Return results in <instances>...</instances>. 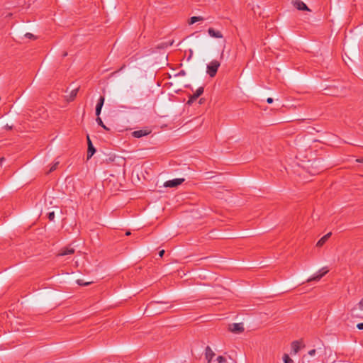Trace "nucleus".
<instances>
[{
	"mask_svg": "<svg viewBox=\"0 0 363 363\" xmlns=\"http://www.w3.org/2000/svg\"><path fill=\"white\" fill-rule=\"evenodd\" d=\"M220 65V63L216 60H212L206 67V72L211 77H213L216 76L218 69Z\"/></svg>",
	"mask_w": 363,
	"mask_h": 363,
	"instance_id": "f257e3e1",
	"label": "nucleus"
},
{
	"mask_svg": "<svg viewBox=\"0 0 363 363\" xmlns=\"http://www.w3.org/2000/svg\"><path fill=\"white\" fill-rule=\"evenodd\" d=\"M328 272L327 267H323L318 271V272L307 279V282H311L313 281H319L324 275Z\"/></svg>",
	"mask_w": 363,
	"mask_h": 363,
	"instance_id": "f03ea898",
	"label": "nucleus"
},
{
	"mask_svg": "<svg viewBox=\"0 0 363 363\" xmlns=\"http://www.w3.org/2000/svg\"><path fill=\"white\" fill-rule=\"evenodd\" d=\"M328 272L327 267H323L318 271V272L307 279V282H311L313 281H319L324 275Z\"/></svg>",
	"mask_w": 363,
	"mask_h": 363,
	"instance_id": "7ed1b4c3",
	"label": "nucleus"
},
{
	"mask_svg": "<svg viewBox=\"0 0 363 363\" xmlns=\"http://www.w3.org/2000/svg\"><path fill=\"white\" fill-rule=\"evenodd\" d=\"M184 182V178L174 179L172 180L167 181L164 184V186L165 187H175V186H177L182 184Z\"/></svg>",
	"mask_w": 363,
	"mask_h": 363,
	"instance_id": "20e7f679",
	"label": "nucleus"
},
{
	"mask_svg": "<svg viewBox=\"0 0 363 363\" xmlns=\"http://www.w3.org/2000/svg\"><path fill=\"white\" fill-rule=\"evenodd\" d=\"M229 330L233 333H240L244 331L243 323H233L229 325Z\"/></svg>",
	"mask_w": 363,
	"mask_h": 363,
	"instance_id": "39448f33",
	"label": "nucleus"
},
{
	"mask_svg": "<svg viewBox=\"0 0 363 363\" xmlns=\"http://www.w3.org/2000/svg\"><path fill=\"white\" fill-rule=\"evenodd\" d=\"M291 347L292 352H294V354H296L299 352V350H301V347H304L305 345H303V340H299L293 341L291 344Z\"/></svg>",
	"mask_w": 363,
	"mask_h": 363,
	"instance_id": "423d86ee",
	"label": "nucleus"
},
{
	"mask_svg": "<svg viewBox=\"0 0 363 363\" xmlns=\"http://www.w3.org/2000/svg\"><path fill=\"white\" fill-rule=\"evenodd\" d=\"M293 5L296 9L299 11H311L310 9L307 6V5L301 0H294Z\"/></svg>",
	"mask_w": 363,
	"mask_h": 363,
	"instance_id": "0eeeda50",
	"label": "nucleus"
},
{
	"mask_svg": "<svg viewBox=\"0 0 363 363\" xmlns=\"http://www.w3.org/2000/svg\"><path fill=\"white\" fill-rule=\"evenodd\" d=\"M204 91V88L203 86L199 87L196 92L189 97L187 104H191L194 101H196L203 93Z\"/></svg>",
	"mask_w": 363,
	"mask_h": 363,
	"instance_id": "6e6552de",
	"label": "nucleus"
},
{
	"mask_svg": "<svg viewBox=\"0 0 363 363\" xmlns=\"http://www.w3.org/2000/svg\"><path fill=\"white\" fill-rule=\"evenodd\" d=\"M151 133L150 130H135L132 133V135L134 137V138H140L143 136H146L147 135H149L150 133Z\"/></svg>",
	"mask_w": 363,
	"mask_h": 363,
	"instance_id": "1a4fd4ad",
	"label": "nucleus"
},
{
	"mask_svg": "<svg viewBox=\"0 0 363 363\" xmlns=\"http://www.w3.org/2000/svg\"><path fill=\"white\" fill-rule=\"evenodd\" d=\"M214 356V352L211 350V348L209 346H207L205 350V357L207 360V363H211Z\"/></svg>",
	"mask_w": 363,
	"mask_h": 363,
	"instance_id": "9d476101",
	"label": "nucleus"
},
{
	"mask_svg": "<svg viewBox=\"0 0 363 363\" xmlns=\"http://www.w3.org/2000/svg\"><path fill=\"white\" fill-rule=\"evenodd\" d=\"M104 101H105L104 96H100V98L97 102V104L96 106V115L97 116V117H99V115L101 114V108L104 104Z\"/></svg>",
	"mask_w": 363,
	"mask_h": 363,
	"instance_id": "9b49d317",
	"label": "nucleus"
},
{
	"mask_svg": "<svg viewBox=\"0 0 363 363\" xmlns=\"http://www.w3.org/2000/svg\"><path fill=\"white\" fill-rule=\"evenodd\" d=\"M208 33L212 38H222L223 37L220 31L216 30L213 28H209L208 29Z\"/></svg>",
	"mask_w": 363,
	"mask_h": 363,
	"instance_id": "f8f14e48",
	"label": "nucleus"
},
{
	"mask_svg": "<svg viewBox=\"0 0 363 363\" xmlns=\"http://www.w3.org/2000/svg\"><path fill=\"white\" fill-rule=\"evenodd\" d=\"M74 253V249L72 247H65L62 248L59 252V256H65L67 255H72Z\"/></svg>",
	"mask_w": 363,
	"mask_h": 363,
	"instance_id": "ddd939ff",
	"label": "nucleus"
},
{
	"mask_svg": "<svg viewBox=\"0 0 363 363\" xmlns=\"http://www.w3.org/2000/svg\"><path fill=\"white\" fill-rule=\"evenodd\" d=\"M331 233H328L326 235H325L323 237H322L317 242L316 246L317 247H322L325 242L328 240V238L331 235Z\"/></svg>",
	"mask_w": 363,
	"mask_h": 363,
	"instance_id": "4468645a",
	"label": "nucleus"
},
{
	"mask_svg": "<svg viewBox=\"0 0 363 363\" xmlns=\"http://www.w3.org/2000/svg\"><path fill=\"white\" fill-rule=\"evenodd\" d=\"M95 152H96L95 147H94L93 144H90L88 146V150H87V160H89Z\"/></svg>",
	"mask_w": 363,
	"mask_h": 363,
	"instance_id": "2eb2a0df",
	"label": "nucleus"
},
{
	"mask_svg": "<svg viewBox=\"0 0 363 363\" xmlns=\"http://www.w3.org/2000/svg\"><path fill=\"white\" fill-rule=\"evenodd\" d=\"M203 18L202 16H193L190 18L189 23L190 25L195 23L196 22L203 21Z\"/></svg>",
	"mask_w": 363,
	"mask_h": 363,
	"instance_id": "dca6fc26",
	"label": "nucleus"
},
{
	"mask_svg": "<svg viewBox=\"0 0 363 363\" xmlns=\"http://www.w3.org/2000/svg\"><path fill=\"white\" fill-rule=\"evenodd\" d=\"M78 92V89H74L71 91L70 94L69 96V99L72 101L77 96Z\"/></svg>",
	"mask_w": 363,
	"mask_h": 363,
	"instance_id": "f3484780",
	"label": "nucleus"
},
{
	"mask_svg": "<svg viewBox=\"0 0 363 363\" xmlns=\"http://www.w3.org/2000/svg\"><path fill=\"white\" fill-rule=\"evenodd\" d=\"M93 281H84L83 279H77V283L79 286H88L91 284Z\"/></svg>",
	"mask_w": 363,
	"mask_h": 363,
	"instance_id": "a211bd4d",
	"label": "nucleus"
},
{
	"mask_svg": "<svg viewBox=\"0 0 363 363\" xmlns=\"http://www.w3.org/2000/svg\"><path fill=\"white\" fill-rule=\"evenodd\" d=\"M96 122L97 123L101 126L104 129L106 130H108L109 129L104 125V123H103L101 118L99 116L96 118Z\"/></svg>",
	"mask_w": 363,
	"mask_h": 363,
	"instance_id": "6ab92c4d",
	"label": "nucleus"
},
{
	"mask_svg": "<svg viewBox=\"0 0 363 363\" xmlns=\"http://www.w3.org/2000/svg\"><path fill=\"white\" fill-rule=\"evenodd\" d=\"M284 363H294L293 360L289 357L287 354H284L283 357Z\"/></svg>",
	"mask_w": 363,
	"mask_h": 363,
	"instance_id": "aec40b11",
	"label": "nucleus"
},
{
	"mask_svg": "<svg viewBox=\"0 0 363 363\" xmlns=\"http://www.w3.org/2000/svg\"><path fill=\"white\" fill-rule=\"evenodd\" d=\"M216 361L218 363H227L226 359L223 356H218Z\"/></svg>",
	"mask_w": 363,
	"mask_h": 363,
	"instance_id": "412c9836",
	"label": "nucleus"
},
{
	"mask_svg": "<svg viewBox=\"0 0 363 363\" xmlns=\"http://www.w3.org/2000/svg\"><path fill=\"white\" fill-rule=\"evenodd\" d=\"M48 218L50 220H53L55 218V212L54 211L49 212L48 214Z\"/></svg>",
	"mask_w": 363,
	"mask_h": 363,
	"instance_id": "4be33fe9",
	"label": "nucleus"
},
{
	"mask_svg": "<svg viewBox=\"0 0 363 363\" xmlns=\"http://www.w3.org/2000/svg\"><path fill=\"white\" fill-rule=\"evenodd\" d=\"M58 164H59V162H56L55 164H53L52 166L50 167L48 172H52L54 170H55Z\"/></svg>",
	"mask_w": 363,
	"mask_h": 363,
	"instance_id": "5701e85b",
	"label": "nucleus"
},
{
	"mask_svg": "<svg viewBox=\"0 0 363 363\" xmlns=\"http://www.w3.org/2000/svg\"><path fill=\"white\" fill-rule=\"evenodd\" d=\"M25 37L28 39H35V37L34 36V35L30 33H26L25 34Z\"/></svg>",
	"mask_w": 363,
	"mask_h": 363,
	"instance_id": "b1692460",
	"label": "nucleus"
},
{
	"mask_svg": "<svg viewBox=\"0 0 363 363\" xmlns=\"http://www.w3.org/2000/svg\"><path fill=\"white\" fill-rule=\"evenodd\" d=\"M358 307L360 310H363V298L359 302Z\"/></svg>",
	"mask_w": 363,
	"mask_h": 363,
	"instance_id": "393cba45",
	"label": "nucleus"
},
{
	"mask_svg": "<svg viewBox=\"0 0 363 363\" xmlns=\"http://www.w3.org/2000/svg\"><path fill=\"white\" fill-rule=\"evenodd\" d=\"M315 352H316V351H315V349H312V350H309V351H308V354H309L310 356H313V355H315Z\"/></svg>",
	"mask_w": 363,
	"mask_h": 363,
	"instance_id": "a878e982",
	"label": "nucleus"
},
{
	"mask_svg": "<svg viewBox=\"0 0 363 363\" xmlns=\"http://www.w3.org/2000/svg\"><path fill=\"white\" fill-rule=\"evenodd\" d=\"M357 328L359 330H363V323H358V324L357 325Z\"/></svg>",
	"mask_w": 363,
	"mask_h": 363,
	"instance_id": "bb28decb",
	"label": "nucleus"
},
{
	"mask_svg": "<svg viewBox=\"0 0 363 363\" xmlns=\"http://www.w3.org/2000/svg\"><path fill=\"white\" fill-rule=\"evenodd\" d=\"M86 139H87V145L88 146L90 145V144H92L91 140H90V138L89 136V135L86 136Z\"/></svg>",
	"mask_w": 363,
	"mask_h": 363,
	"instance_id": "cd10ccee",
	"label": "nucleus"
},
{
	"mask_svg": "<svg viewBox=\"0 0 363 363\" xmlns=\"http://www.w3.org/2000/svg\"><path fill=\"white\" fill-rule=\"evenodd\" d=\"M273 101H274V100H273V99H272V98H271V97H269V98H267V102L268 104H272V103L273 102Z\"/></svg>",
	"mask_w": 363,
	"mask_h": 363,
	"instance_id": "c85d7f7f",
	"label": "nucleus"
},
{
	"mask_svg": "<svg viewBox=\"0 0 363 363\" xmlns=\"http://www.w3.org/2000/svg\"><path fill=\"white\" fill-rule=\"evenodd\" d=\"M164 250H160V251L159 252V256H160V257H162V256L164 255Z\"/></svg>",
	"mask_w": 363,
	"mask_h": 363,
	"instance_id": "c756f323",
	"label": "nucleus"
},
{
	"mask_svg": "<svg viewBox=\"0 0 363 363\" xmlns=\"http://www.w3.org/2000/svg\"><path fill=\"white\" fill-rule=\"evenodd\" d=\"M6 130H10L12 129V126L11 125H9L8 124H6L4 127Z\"/></svg>",
	"mask_w": 363,
	"mask_h": 363,
	"instance_id": "7c9ffc66",
	"label": "nucleus"
},
{
	"mask_svg": "<svg viewBox=\"0 0 363 363\" xmlns=\"http://www.w3.org/2000/svg\"><path fill=\"white\" fill-rule=\"evenodd\" d=\"M125 67V65H123L118 70H117L116 72H115L114 73H117L120 71H121L122 69H123Z\"/></svg>",
	"mask_w": 363,
	"mask_h": 363,
	"instance_id": "2f4dec72",
	"label": "nucleus"
},
{
	"mask_svg": "<svg viewBox=\"0 0 363 363\" xmlns=\"http://www.w3.org/2000/svg\"><path fill=\"white\" fill-rule=\"evenodd\" d=\"M357 162H359V163H363V158H359V159H357L356 160Z\"/></svg>",
	"mask_w": 363,
	"mask_h": 363,
	"instance_id": "473e14b6",
	"label": "nucleus"
},
{
	"mask_svg": "<svg viewBox=\"0 0 363 363\" xmlns=\"http://www.w3.org/2000/svg\"><path fill=\"white\" fill-rule=\"evenodd\" d=\"M5 160V158L4 157H1L0 158V164H1V163Z\"/></svg>",
	"mask_w": 363,
	"mask_h": 363,
	"instance_id": "72a5a7b5",
	"label": "nucleus"
},
{
	"mask_svg": "<svg viewBox=\"0 0 363 363\" xmlns=\"http://www.w3.org/2000/svg\"><path fill=\"white\" fill-rule=\"evenodd\" d=\"M67 55V52H65L63 54H62V56L63 57H66Z\"/></svg>",
	"mask_w": 363,
	"mask_h": 363,
	"instance_id": "f704fd0d",
	"label": "nucleus"
},
{
	"mask_svg": "<svg viewBox=\"0 0 363 363\" xmlns=\"http://www.w3.org/2000/svg\"><path fill=\"white\" fill-rule=\"evenodd\" d=\"M12 16V13H9L7 15V16H8V17H10V16Z\"/></svg>",
	"mask_w": 363,
	"mask_h": 363,
	"instance_id": "c9c22d12",
	"label": "nucleus"
},
{
	"mask_svg": "<svg viewBox=\"0 0 363 363\" xmlns=\"http://www.w3.org/2000/svg\"><path fill=\"white\" fill-rule=\"evenodd\" d=\"M125 235H130V232H127V233H125Z\"/></svg>",
	"mask_w": 363,
	"mask_h": 363,
	"instance_id": "e433bc0d",
	"label": "nucleus"
},
{
	"mask_svg": "<svg viewBox=\"0 0 363 363\" xmlns=\"http://www.w3.org/2000/svg\"><path fill=\"white\" fill-rule=\"evenodd\" d=\"M181 74H184V71H182V72H181Z\"/></svg>",
	"mask_w": 363,
	"mask_h": 363,
	"instance_id": "4c0bfd02",
	"label": "nucleus"
}]
</instances>
